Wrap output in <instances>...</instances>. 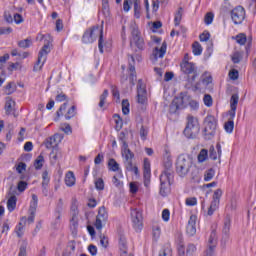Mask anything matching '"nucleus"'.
<instances>
[{"label":"nucleus","mask_w":256,"mask_h":256,"mask_svg":"<svg viewBox=\"0 0 256 256\" xmlns=\"http://www.w3.org/2000/svg\"><path fill=\"white\" fill-rule=\"evenodd\" d=\"M180 68L182 73H184V75H187L188 85H190L191 87L193 83H195L197 77H199V70L197 66L195 65V63L186 60L181 62Z\"/></svg>","instance_id":"nucleus-4"},{"label":"nucleus","mask_w":256,"mask_h":256,"mask_svg":"<svg viewBox=\"0 0 256 256\" xmlns=\"http://www.w3.org/2000/svg\"><path fill=\"white\" fill-rule=\"evenodd\" d=\"M107 97H109V90L105 89L100 96V102L98 104L101 109L105 107V101H107Z\"/></svg>","instance_id":"nucleus-42"},{"label":"nucleus","mask_w":256,"mask_h":256,"mask_svg":"<svg viewBox=\"0 0 256 256\" xmlns=\"http://www.w3.org/2000/svg\"><path fill=\"white\" fill-rule=\"evenodd\" d=\"M31 39L27 38L24 40H21L18 42V47H20L21 49H29V47H31Z\"/></svg>","instance_id":"nucleus-47"},{"label":"nucleus","mask_w":256,"mask_h":256,"mask_svg":"<svg viewBox=\"0 0 256 256\" xmlns=\"http://www.w3.org/2000/svg\"><path fill=\"white\" fill-rule=\"evenodd\" d=\"M63 200L60 198L56 203L54 215L56 217V221H61V213H63Z\"/></svg>","instance_id":"nucleus-24"},{"label":"nucleus","mask_w":256,"mask_h":256,"mask_svg":"<svg viewBox=\"0 0 256 256\" xmlns=\"http://www.w3.org/2000/svg\"><path fill=\"white\" fill-rule=\"evenodd\" d=\"M210 38H211V34L209 32H206V33L204 32L199 36V39L201 42L209 41Z\"/></svg>","instance_id":"nucleus-63"},{"label":"nucleus","mask_w":256,"mask_h":256,"mask_svg":"<svg viewBox=\"0 0 256 256\" xmlns=\"http://www.w3.org/2000/svg\"><path fill=\"white\" fill-rule=\"evenodd\" d=\"M49 183H51V177H49V171L45 170L42 173V184L41 185H45V186L49 187Z\"/></svg>","instance_id":"nucleus-45"},{"label":"nucleus","mask_w":256,"mask_h":256,"mask_svg":"<svg viewBox=\"0 0 256 256\" xmlns=\"http://www.w3.org/2000/svg\"><path fill=\"white\" fill-rule=\"evenodd\" d=\"M199 131H201L199 120L193 115H188L186 127L183 131L185 137H187V139H195V137L199 135Z\"/></svg>","instance_id":"nucleus-5"},{"label":"nucleus","mask_w":256,"mask_h":256,"mask_svg":"<svg viewBox=\"0 0 256 256\" xmlns=\"http://www.w3.org/2000/svg\"><path fill=\"white\" fill-rule=\"evenodd\" d=\"M131 30V39H130V47L133 49V45L137 47L138 51H143L145 49V40L141 37V32L139 31V27L137 24L132 23L130 25Z\"/></svg>","instance_id":"nucleus-7"},{"label":"nucleus","mask_w":256,"mask_h":256,"mask_svg":"<svg viewBox=\"0 0 256 256\" xmlns=\"http://www.w3.org/2000/svg\"><path fill=\"white\" fill-rule=\"evenodd\" d=\"M239 103V94H233L230 99V108L237 109Z\"/></svg>","instance_id":"nucleus-48"},{"label":"nucleus","mask_w":256,"mask_h":256,"mask_svg":"<svg viewBox=\"0 0 256 256\" xmlns=\"http://www.w3.org/2000/svg\"><path fill=\"white\" fill-rule=\"evenodd\" d=\"M143 175L144 177L148 178L149 175H151V162L149 161V158L144 159L143 163Z\"/></svg>","instance_id":"nucleus-26"},{"label":"nucleus","mask_w":256,"mask_h":256,"mask_svg":"<svg viewBox=\"0 0 256 256\" xmlns=\"http://www.w3.org/2000/svg\"><path fill=\"white\" fill-rule=\"evenodd\" d=\"M169 217H171V212L169 211V209H164L162 211V219L163 221H169Z\"/></svg>","instance_id":"nucleus-64"},{"label":"nucleus","mask_w":256,"mask_h":256,"mask_svg":"<svg viewBox=\"0 0 256 256\" xmlns=\"http://www.w3.org/2000/svg\"><path fill=\"white\" fill-rule=\"evenodd\" d=\"M192 51L194 55L199 56L203 53V47H201L199 42H194L192 45Z\"/></svg>","instance_id":"nucleus-39"},{"label":"nucleus","mask_w":256,"mask_h":256,"mask_svg":"<svg viewBox=\"0 0 256 256\" xmlns=\"http://www.w3.org/2000/svg\"><path fill=\"white\" fill-rule=\"evenodd\" d=\"M193 167V160L189 156L180 155L176 160V173L179 177H186Z\"/></svg>","instance_id":"nucleus-6"},{"label":"nucleus","mask_w":256,"mask_h":256,"mask_svg":"<svg viewBox=\"0 0 256 256\" xmlns=\"http://www.w3.org/2000/svg\"><path fill=\"white\" fill-rule=\"evenodd\" d=\"M231 19L234 25H241L245 21V8L243 6H236L231 11Z\"/></svg>","instance_id":"nucleus-11"},{"label":"nucleus","mask_w":256,"mask_h":256,"mask_svg":"<svg viewBox=\"0 0 256 256\" xmlns=\"http://www.w3.org/2000/svg\"><path fill=\"white\" fill-rule=\"evenodd\" d=\"M109 219V214L107 213V209L105 206H102L98 210V215L96 216V222H95V228L98 231H101L103 229V224L107 223V220Z\"/></svg>","instance_id":"nucleus-9"},{"label":"nucleus","mask_w":256,"mask_h":256,"mask_svg":"<svg viewBox=\"0 0 256 256\" xmlns=\"http://www.w3.org/2000/svg\"><path fill=\"white\" fill-rule=\"evenodd\" d=\"M158 256H173V250L170 245H165L163 249L160 250Z\"/></svg>","instance_id":"nucleus-35"},{"label":"nucleus","mask_w":256,"mask_h":256,"mask_svg":"<svg viewBox=\"0 0 256 256\" xmlns=\"http://www.w3.org/2000/svg\"><path fill=\"white\" fill-rule=\"evenodd\" d=\"M197 216L191 215L186 227V233L189 237H193L197 233Z\"/></svg>","instance_id":"nucleus-17"},{"label":"nucleus","mask_w":256,"mask_h":256,"mask_svg":"<svg viewBox=\"0 0 256 256\" xmlns=\"http://www.w3.org/2000/svg\"><path fill=\"white\" fill-rule=\"evenodd\" d=\"M23 223L26 224L27 223V217H22L21 221L19 222L18 226L16 227L15 231H16V235L17 237L21 238L23 237Z\"/></svg>","instance_id":"nucleus-28"},{"label":"nucleus","mask_w":256,"mask_h":256,"mask_svg":"<svg viewBox=\"0 0 256 256\" xmlns=\"http://www.w3.org/2000/svg\"><path fill=\"white\" fill-rule=\"evenodd\" d=\"M231 231V216L229 214L226 215L225 220H224V226L222 229V241H221V246L226 247L227 241H229V233Z\"/></svg>","instance_id":"nucleus-13"},{"label":"nucleus","mask_w":256,"mask_h":256,"mask_svg":"<svg viewBox=\"0 0 256 256\" xmlns=\"http://www.w3.org/2000/svg\"><path fill=\"white\" fill-rule=\"evenodd\" d=\"M27 187H29V183H27V181L24 180H20L17 183V191H19L20 193H25V191L27 190Z\"/></svg>","instance_id":"nucleus-37"},{"label":"nucleus","mask_w":256,"mask_h":256,"mask_svg":"<svg viewBox=\"0 0 256 256\" xmlns=\"http://www.w3.org/2000/svg\"><path fill=\"white\" fill-rule=\"evenodd\" d=\"M15 105H17L15 103V101L13 100V98L11 97H7L6 98V102H5V113L6 115H14V117H17V115L15 114Z\"/></svg>","instance_id":"nucleus-20"},{"label":"nucleus","mask_w":256,"mask_h":256,"mask_svg":"<svg viewBox=\"0 0 256 256\" xmlns=\"http://www.w3.org/2000/svg\"><path fill=\"white\" fill-rule=\"evenodd\" d=\"M174 177L173 162L168 158L167 161L164 162V171L160 175V195H162V197H167V194L171 191Z\"/></svg>","instance_id":"nucleus-1"},{"label":"nucleus","mask_w":256,"mask_h":256,"mask_svg":"<svg viewBox=\"0 0 256 256\" xmlns=\"http://www.w3.org/2000/svg\"><path fill=\"white\" fill-rule=\"evenodd\" d=\"M217 246H215V244L213 245H209L208 249H206V251L204 252V256H215V248Z\"/></svg>","instance_id":"nucleus-55"},{"label":"nucleus","mask_w":256,"mask_h":256,"mask_svg":"<svg viewBox=\"0 0 256 256\" xmlns=\"http://www.w3.org/2000/svg\"><path fill=\"white\" fill-rule=\"evenodd\" d=\"M38 203H39V198L37 197L36 194H32V201H31L30 207H29L30 216L28 218H26V221H28V223H34L35 213H37Z\"/></svg>","instance_id":"nucleus-15"},{"label":"nucleus","mask_w":256,"mask_h":256,"mask_svg":"<svg viewBox=\"0 0 256 256\" xmlns=\"http://www.w3.org/2000/svg\"><path fill=\"white\" fill-rule=\"evenodd\" d=\"M120 256H134L133 254L127 255V240L121 236L119 239Z\"/></svg>","instance_id":"nucleus-23"},{"label":"nucleus","mask_w":256,"mask_h":256,"mask_svg":"<svg viewBox=\"0 0 256 256\" xmlns=\"http://www.w3.org/2000/svg\"><path fill=\"white\" fill-rule=\"evenodd\" d=\"M61 141H63V135L54 134L53 136L46 139V149H53L54 147H59V143H61Z\"/></svg>","instance_id":"nucleus-16"},{"label":"nucleus","mask_w":256,"mask_h":256,"mask_svg":"<svg viewBox=\"0 0 256 256\" xmlns=\"http://www.w3.org/2000/svg\"><path fill=\"white\" fill-rule=\"evenodd\" d=\"M204 105H206V107H212L213 106V98L211 97L210 94H205L204 98Z\"/></svg>","instance_id":"nucleus-54"},{"label":"nucleus","mask_w":256,"mask_h":256,"mask_svg":"<svg viewBox=\"0 0 256 256\" xmlns=\"http://www.w3.org/2000/svg\"><path fill=\"white\" fill-rule=\"evenodd\" d=\"M215 177V169L210 168L204 174V181H211Z\"/></svg>","instance_id":"nucleus-50"},{"label":"nucleus","mask_w":256,"mask_h":256,"mask_svg":"<svg viewBox=\"0 0 256 256\" xmlns=\"http://www.w3.org/2000/svg\"><path fill=\"white\" fill-rule=\"evenodd\" d=\"M98 40V49L100 53H103V29H99V26H94L88 30H86L82 36V43L89 45V43H94Z\"/></svg>","instance_id":"nucleus-3"},{"label":"nucleus","mask_w":256,"mask_h":256,"mask_svg":"<svg viewBox=\"0 0 256 256\" xmlns=\"http://www.w3.org/2000/svg\"><path fill=\"white\" fill-rule=\"evenodd\" d=\"M181 19H183V8L180 7L175 14V18H174L175 27H179V25L181 24Z\"/></svg>","instance_id":"nucleus-33"},{"label":"nucleus","mask_w":256,"mask_h":256,"mask_svg":"<svg viewBox=\"0 0 256 256\" xmlns=\"http://www.w3.org/2000/svg\"><path fill=\"white\" fill-rule=\"evenodd\" d=\"M215 16L213 15L212 12H208L205 17H204V22L206 25H211V23H213V18Z\"/></svg>","instance_id":"nucleus-57"},{"label":"nucleus","mask_w":256,"mask_h":256,"mask_svg":"<svg viewBox=\"0 0 256 256\" xmlns=\"http://www.w3.org/2000/svg\"><path fill=\"white\" fill-rule=\"evenodd\" d=\"M113 119L116 123V131H121V129H123V119H121V115L114 114Z\"/></svg>","instance_id":"nucleus-38"},{"label":"nucleus","mask_w":256,"mask_h":256,"mask_svg":"<svg viewBox=\"0 0 256 256\" xmlns=\"http://www.w3.org/2000/svg\"><path fill=\"white\" fill-rule=\"evenodd\" d=\"M137 103L140 105H145L147 103V89H145V84L143 80H138L137 84Z\"/></svg>","instance_id":"nucleus-14"},{"label":"nucleus","mask_w":256,"mask_h":256,"mask_svg":"<svg viewBox=\"0 0 256 256\" xmlns=\"http://www.w3.org/2000/svg\"><path fill=\"white\" fill-rule=\"evenodd\" d=\"M224 129L226 133H233V129H235V122L233 120H228L224 124Z\"/></svg>","instance_id":"nucleus-44"},{"label":"nucleus","mask_w":256,"mask_h":256,"mask_svg":"<svg viewBox=\"0 0 256 256\" xmlns=\"http://www.w3.org/2000/svg\"><path fill=\"white\" fill-rule=\"evenodd\" d=\"M61 157H63L61 149H59V146H54L52 152L50 153L51 163L55 165L57 161L61 159Z\"/></svg>","instance_id":"nucleus-22"},{"label":"nucleus","mask_w":256,"mask_h":256,"mask_svg":"<svg viewBox=\"0 0 256 256\" xmlns=\"http://www.w3.org/2000/svg\"><path fill=\"white\" fill-rule=\"evenodd\" d=\"M129 100L128 99H123L122 100V113L123 115H129Z\"/></svg>","instance_id":"nucleus-51"},{"label":"nucleus","mask_w":256,"mask_h":256,"mask_svg":"<svg viewBox=\"0 0 256 256\" xmlns=\"http://www.w3.org/2000/svg\"><path fill=\"white\" fill-rule=\"evenodd\" d=\"M174 99L176 100V102H178V105H180V108L186 109V107H189L191 96L187 92H181L179 96H177Z\"/></svg>","instance_id":"nucleus-18"},{"label":"nucleus","mask_w":256,"mask_h":256,"mask_svg":"<svg viewBox=\"0 0 256 256\" xmlns=\"http://www.w3.org/2000/svg\"><path fill=\"white\" fill-rule=\"evenodd\" d=\"M131 219L135 231H141L143 229V214L137 209L131 210Z\"/></svg>","instance_id":"nucleus-12"},{"label":"nucleus","mask_w":256,"mask_h":256,"mask_svg":"<svg viewBox=\"0 0 256 256\" xmlns=\"http://www.w3.org/2000/svg\"><path fill=\"white\" fill-rule=\"evenodd\" d=\"M17 208V196L13 194L8 200H7V209L9 213H13V210Z\"/></svg>","instance_id":"nucleus-25"},{"label":"nucleus","mask_w":256,"mask_h":256,"mask_svg":"<svg viewBox=\"0 0 256 256\" xmlns=\"http://www.w3.org/2000/svg\"><path fill=\"white\" fill-rule=\"evenodd\" d=\"M5 89L6 95H12V93H15V91H17V86L14 82H9Z\"/></svg>","instance_id":"nucleus-46"},{"label":"nucleus","mask_w":256,"mask_h":256,"mask_svg":"<svg viewBox=\"0 0 256 256\" xmlns=\"http://www.w3.org/2000/svg\"><path fill=\"white\" fill-rule=\"evenodd\" d=\"M228 77L232 80V81H237V79H239V70L237 69H231L228 73Z\"/></svg>","instance_id":"nucleus-53"},{"label":"nucleus","mask_w":256,"mask_h":256,"mask_svg":"<svg viewBox=\"0 0 256 256\" xmlns=\"http://www.w3.org/2000/svg\"><path fill=\"white\" fill-rule=\"evenodd\" d=\"M236 43L239 45H245L247 43V36L243 33H240L236 36Z\"/></svg>","instance_id":"nucleus-52"},{"label":"nucleus","mask_w":256,"mask_h":256,"mask_svg":"<svg viewBox=\"0 0 256 256\" xmlns=\"http://www.w3.org/2000/svg\"><path fill=\"white\" fill-rule=\"evenodd\" d=\"M134 3V17L141 19V0H133Z\"/></svg>","instance_id":"nucleus-27"},{"label":"nucleus","mask_w":256,"mask_h":256,"mask_svg":"<svg viewBox=\"0 0 256 256\" xmlns=\"http://www.w3.org/2000/svg\"><path fill=\"white\" fill-rule=\"evenodd\" d=\"M65 183L67 187H73L75 185V174L73 172L69 171L65 176Z\"/></svg>","instance_id":"nucleus-29"},{"label":"nucleus","mask_w":256,"mask_h":256,"mask_svg":"<svg viewBox=\"0 0 256 256\" xmlns=\"http://www.w3.org/2000/svg\"><path fill=\"white\" fill-rule=\"evenodd\" d=\"M43 163H45V157H43V155H39L35 161H34V167L37 171H39V169L43 168Z\"/></svg>","instance_id":"nucleus-32"},{"label":"nucleus","mask_w":256,"mask_h":256,"mask_svg":"<svg viewBox=\"0 0 256 256\" xmlns=\"http://www.w3.org/2000/svg\"><path fill=\"white\" fill-rule=\"evenodd\" d=\"M208 243L209 245H215V247H217V231L216 230L211 231Z\"/></svg>","instance_id":"nucleus-49"},{"label":"nucleus","mask_w":256,"mask_h":256,"mask_svg":"<svg viewBox=\"0 0 256 256\" xmlns=\"http://www.w3.org/2000/svg\"><path fill=\"white\" fill-rule=\"evenodd\" d=\"M207 157H209V151H207V149H202L198 154V162L205 163V161H207Z\"/></svg>","instance_id":"nucleus-40"},{"label":"nucleus","mask_w":256,"mask_h":256,"mask_svg":"<svg viewBox=\"0 0 256 256\" xmlns=\"http://www.w3.org/2000/svg\"><path fill=\"white\" fill-rule=\"evenodd\" d=\"M167 53V42L164 41L161 45V47H156L153 51V55L155 59H163L165 57V54Z\"/></svg>","instance_id":"nucleus-21"},{"label":"nucleus","mask_w":256,"mask_h":256,"mask_svg":"<svg viewBox=\"0 0 256 256\" xmlns=\"http://www.w3.org/2000/svg\"><path fill=\"white\" fill-rule=\"evenodd\" d=\"M18 256H27V243H23V244L20 246Z\"/></svg>","instance_id":"nucleus-59"},{"label":"nucleus","mask_w":256,"mask_h":256,"mask_svg":"<svg viewBox=\"0 0 256 256\" xmlns=\"http://www.w3.org/2000/svg\"><path fill=\"white\" fill-rule=\"evenodd\" d=\"M130 60H129V71H130V76H129V81L131 85H135V82L137 81V72L135 71V58L133 55H129Z\"/></svg>","instance_id":"nucleus-19"},{"label":"nucleus","mask_w":256,"mask_h":256,"mask_svg":"<svg viewBox=\"0 0 256 256\" xmlns=\"http://www.w3.org/2000/svg\"><path fill=\"white\" fill-rule=\"evenodd\" d=\"M77 115V107L72 106L67 113L64 115L65 119L69 121L70 119H73Z\"/></svg>","instance_id":"nucleus-41"},{"label":"nucleus","mask_w":256,"mask_h":256,"mask_svg":"<svg viewBox=\"0 0 256 256\" xmlns=\"http://www.w3.org/2000/svg\"><path fill=\"white\" fill-rule=\"evenodd\" d=\"M94 185L97 191H103L105 189V181H103V178H97L94 181Z\"/></svg>","instance_id":"nucleus-43"},{"label":"nucleus","mask_w":256,"mask_h":256,"mask_svg":"<svg viewBox=\"0 0 256 256\" xmlns=\"http://www.w3.org/2000/svg\"><path fill=\"white\" fill-rule=\"evenodd\" d=\"M56 101L57 103H63V101H67V95L65 93L61 92L60 94L56 95Z\"/></svg>","instance_id":"nucleus-61"},{"label":"nucleus","mask_w":256,"mask_h":256,"mask_svg":"<svg viewBox=\"0 0 256 256\" xmlns=\"http://www.w3.org/2000/svg\"><path fill=\"white\" fill-rule=\"evenodd\" d=\"M11 33H13V28H11V27H7V28L0 27V35H9Z\"/></svg>","instance_id":"nucleus-60"},{"label":"nucleus","mask_w":256,"mask_h":256,"mask_svg":"<svg viewBox=\"0 0 256 256\" xmlns=\"http://www.w3.org/2000/svg\"><path fill=\"white\" fill-rule=\"evenodd\" d=\"M108 169L109 171H114V172L119 171V163H117L114 158L109 159Z\"/></svg>","instance_id":"nucleus-36"},{"label":"nucleus","mask_w":256,"mask_h":256,"mask_svg":"<svg viewBox=\"0 0 256 256\" xmlns=\"http://www.w3.org/2000/svg\"><path fill=\"white\" fill-rule=\"evenodd\" d=\"M102 13L104 17H111V10L109 8V0H102Z\"/></svg>","instance_id":"nucleus-31"},{"label":"nucleus","mask_w":256,"mask_h":256,"mask_svg":"<svg viewBox=\"0 0 256 256\" xmlns=\"http://www.w3.org/2000/svg\"><path fill=\"white\" fill-rule=\"evenodd\" d=\"M186 205L188 207H194V205H197V198H195V197L187 198L186 199Z\"/></svg>","instance_id":"nucleus-62"},{"label":"nucleus","mask_w":256,"mask_h":256,"mask_svg":"<svg viewBox=\"0 0 256 256\" xmlns=\"http://www.w3.org/2000/svg\"><path fill=\"white\" fill-rule=\"evenodd\" d=\"M219 203L220 202L218 200H212L207 212V215H209V217H211V215H213L215 211L219 209Z\"/></svg>","instance_id":"nucleus-30"},{"label":"nucleus","mask_w":256,"mask_h":256,"mask_svg":"<svg viewBox=\"0 0 256 256\" xmlns=\"http://www.w3.org/2000/svg\"><path fill=\"white\" fill-rule=\"evenodd\" d=\"M217 131V119L215 116H207L204 119V130L203 135L207 141H210L213 137H215V133Z\"/></svg>","instance_id":"nucleus-8"},{"label":"nucleus","mask_w":256,"mask_h":256,"mask_svg":"<svg viewBox=\"0 0 256 256\" xmlns=\"http://www.w3.org/2000/svg\"><path fill=\"white\" fill-rule=\"evenodd\" d=\"M209 158L212 159V161H216L217 159V151H215V147L213 146L209 149Z\"/></svg>","instance_id":"nucleus-58"},{"label":"nucleus","mask_w":256,"mask_h":256,"mask_svg":"<svg viewBox=\"0 0 256 256\" xmlns=\"http://www.w3.org/2000/svg\"><path fill=\"white\" fill-rule=\"evenodd\" d=\"M43 39H45V44L43 45V47L41 48V50L38 53V60L33 67V71H35V72L41 71V69H43L45 62L47 61V55H49L51 53L53 37H51V35H49V34L47 36H45L43 34H39L36 37L37 41H43Z\"/></svg>","instance_id":"nucleus-2"},{"label":"nucleus","mask_w":256,"mask_h":256,"mask_svg":"<svg viewBox=\"0 0 256 256\" xmlns=\"http://www.w3.org/2000/svg\"><path fill=\"white\" fill-rule=\"evenodd\" d=\"M179 109H182L181 106L179 105V102L174 98L172 103L170 104L169 107V113L175 114Z\"/></svg>","instance_id":"nucleus-34"},{"label":"nucleus","mask_w":256,"mask_h":256,"mask_svg":"<svg viewBox=\"0 0 256 256\" xmlns=\"http://www.w3.org/2000/svg\"><path fill=\"white\" fill-rule=\"evenodd\" d=\"M223 196V190L221 188H218L214 194L212 200L221 202V197Z\"/></svg>","instance_id":"nucleus-56"},{"label":"nucleus","mask_w":256,"mask_h":256,"mask_svg":"<svg viewBox=\"0 0 256 256\" xmlns=\"http://www.w3.org/2000/svg\"><path fill=\"white\" fill-rule=\"evenodd\" d=\"M122 157H124V167L125 169H131V164H133V159L135 154L129 149V144L124 142V147L121 150Z\"/></svg>","instance_id":"nucleus-10"}]
</instances>
